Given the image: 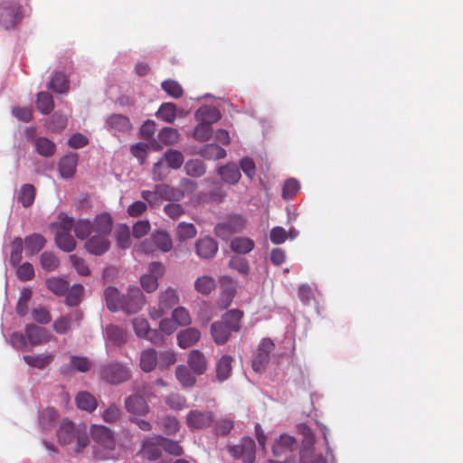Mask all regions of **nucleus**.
Masks as SVG:
<instances>
[{
	"label": "nucleus",
	"instance_id": "obj_43",
	"mask_svg": "<svg viewBox=\"0 0 463 463\" xmlns=\"http://www.w3.org/2000/svg\"><path fill=\"white\" fill-rule=\"evenodd\" d=\"M153 240L157 250L163 252H168L173 248V241L166 232L157 231L152 234Z\"/></svg>",
	"mask_w": 463,
	"mask_h": 463
},
{
	"label": "nucleus",
	"instance_id": "obj_37",
	"mask_svg": "<svg viewBox=\"0 0 463 463\" xmlns=\"http://www.w3.org/2000/svg\"><path fill=\"white\" fill-rule=\"evenodd\" d=\"M253 240L247 237H235L231 241L230 248L237 254H247L254 249Z\"/></svg>",
	"mask_w": 463,
	"mask_h": 463
},
{
	"label": "nucleus",
	"instance_id": "obj_44",
	"mask_svg": "<svg viewBox=\"0 0 463 463\" xmlns=\"http://www.w3.org/2000/svg\"><path fill=\"white\" fill-rule=\"evenodd\" d=\"M159 193L163 195L164 201L179 202L184 198V191L179 187H173L166 184H159Z\"/></svg>",
	"mask_w": 463,
	"mask_h": 463
},
{
	"label": "nucleus",
	"instance_id": "obj_42",
	"mask_svg": "<svg viewBox=\"0 0 463 463\" xmlns=\"http://www.w3.org/2000/svg\"><path fill=\"white\" fill-rule=\"evenodd\" d=\"M200 155L207 160H218L225 157L226 151L216 144H207L202 147Z\"/></svg>",
	"mask_w": 463,
	"mask_h": 463
},
{
	"label": "nucleus",
	"instance_id": "obj_28",
	"mask_svg": "<svg viewBox=\"0 0 463 463\" xmlns=\"http://www.w3.org/2000/svg\"><path fill=\"white\" fill-rule=\"evenodd\" d=\"M201 337V333L194 327H188L177 334L178 345L181 348H188L195 345Z\"/></svg>",
	"mask_w": 463,
	"mask_h": 463
},
{
	"label": "nucleus",
	"instance_id": "obj_36",
	"mask_svg": "<svg viewBox=\"0 0 463 463\" xmlns=\"http://www.w3.org/2000/svg\"><path fill=\"white\" fill-rule=\"evenodd\" d=\"M75 402L79 409L92 412L97 408L96 398L88 392H80L75 397Z\"/></svg>",
	"mask_w": 463,
	"mask_h": 463
},
{
	"label": "nucleus",
	"instance_id": "obj_31",
	"mask_svg": "<svg viewBox=\"0 0 463 463\" xmlns=\"http://www.w3.org/2000/svg\"><path fill=\"white\" fill-rule=\"evenodd\" d=\"M195 118L199 122L212 126L221 118V114L215 107L203 106L196 111Z\"/></svg>",
	"mask_w": 463,
	"mask_h": 463
},
{
	"label": "nucleus",
	"instance_id": "obj_35",
	"mask_svg": "<svg viewBox=\"0 0 463 463\" xmlns=\"http://www.w3.org/2000/svg\"><path fill=\"white\" fill-rule=\"evenodd\" d=\"M222 179L228 184H235L241 179L240 168L233 163H229L218 170Z\"/></svg>",
	"mask_w": 463,
	"mask_h": 463
},
{
	"label": "nucleus",
	"instance_id": "obj_53",
	"mask_svg": "<svg viewBox=\"0 0 463 463\" xmlns=\"http://www.w3.org/2000/svg\"><path fill=\"white\" fill-rule=\"evenodd\" d=\"M24 249V241L21 237H16L14 239L11 244V253H10V263L11 265L16 267L22 260V253Z\"/></svg>",
	"mask_w": 463,
	"mask_h": 463
},
{
	"label": "nucleus",
	"instance_id": "obj_48",
	"mask_svg": "<svg viewBox=\"0 0 463 463\" xmlns=\"http://www.w3.org/2000/svg\"><path fill=\"white\" fill-rule=\"evenodd\" d=\"M46 287L57 296H62L69 290V283L65 279L56 277L48 279Z\"/></svg>",
	"mask_w": 463,
	"mask_h": 463
},
{
	"label": "nucleus",
	"instance_id": "obj_8",
	"mask_svg": "<svg viewBox=\"0 0 463 463\" xmlns=\"http://www.w3.org/2000/svg\"><path fill=\"white\" fill-rule=\"evenodd\" d=\"M229 452L234 458H241L243 463H254L256 455L255 441L250 437H243L240 444L229 447Z\"/></svg>",
	"mask_w": 463,
	"mask_h": 463
},
{
	"label": "nucleus",
	"instance_id": "obj_2",
	"mask_svg": "<svg viewBox=\"0 0 463 463\" xmlns=\"http://www.w3.org/2000/svg\"><path fill=\"white\" fill-rule=\"evenodd\" d=\"M242 317V311L231 309L222 316L221 320L213 322L210 327L213 342L218 345L226 344L232 332H239L241 330Z\"/></svg>",
	"mask_w": 463,
	"mask_h": 463
},
{
	"label": "nucleus",
	"instance_id": "obj_58",
	"mask_svg": "<svg viewBox=\"0 0 463 463\" xmlns=\"http://www.w3.org/2000/svg\"><path fill=\"white\" fill-rule=\"evenodd\" d=\"M197 230L193 223L180 222L176 228V235L180 241L193 239L196 236Z\"/></svg>",
	"mask_w": 463,
	"mask_h": 463
},
{
	"label": "nucleus",
	"instance_id": "obj_26",
	"mask_svg": "<svg viewBox=\"0 0 463 463\" xmlns=\"http://www.w3.org/2000/svg\"><path fill=\"white\" fill-rule=\"evenodd\" d=\"M158 365V354L154 348L144 349L140 353L139 366L145 373L154 371Z\"/></svg>",
	"mask_w": 463,
	"mask_h": 463
},
{
	"label": "nucleus",
	"instance_id": "obj_62",
	"mask_svg": "<svg viewBox=\"0 0 463 463\" xmlns=\"http://www.w3.org/2000/svg\"><path fill=\"white\" fill-rule=\"evenodd\" d=\"M42 268L46 271H52L59 267L58 258L50 251H44L40 257Z\"/></svg>",
	"mask_w": 463,
	"mask_h": 463
},
{
	"label": "nucleus",
	"instance_id": "obj_41",
	"mask_svg": "<svg viewBox=\"0 0 463 463\" xmlns=\"http://www.w3.org/2000/svg\"><path fill=\"white\" fill-rule=\"evenodd\" d=\"M36 107L42 114H50L54 108V101L52 96L46 91L39 92L36 98Z\"/></svg>",
	"mask_w": 463,
	"mask_h": 463
},
{
	"label": "nucleus",
	"instance_id": "obj_9",
	"mask_svg": "<svg viewBox=\"0 0 463 463\" xmlns=\"http://www.w3.org/2000/svg\"><path fill=\"white\" fill-rule=\"evenodd\" d=\"M125 409L129 417L146 416L149 412V405L144 395L134 393L125 399Z\"/></svg>",
	"mask_w": 463,
	"mask_h": 463
},
{
	"label": "nucleus",
	"instance_id": "obj_22",
	"mask_svg": "<svg viewBox=\"0 0 463 463\" xmlns=\"http://www.w3.org/2000/svg\"><path fill=\"white\" fill-rule=\"evenodd\" d=\"M161 436L147 438L144 440L142 453L149 460H155L161 455Z\"/></svg>",
	"mask_w": 463,
	"mask_h": 463
},
{
	"label": "nucleus",
	"instance_id": "obj_4",
	"mask_svg": "<svg viewBox=\"0 0 463 463\" xmlns=\"http://www.w3.org/2000/svg\"><path fill=\"white\" fill-rule=\"evenodd\" d=\"M22 19L21 5L14 1H5L0 4V29H10Z\"/></svg>",
	"mask_w": 463,
	"mask_h": 463
},
{
	"label": "nucleus",
	"instance_id": "obj_27",
	"mask_svg": "<svg viewBox=\"0 0 463 463\" xmlns=\"http://www.w3.org/2000/svg\"><path fill=\"white\" fill-rule=\"evenodd\" d=\"M233 358L223 354L216 363L215 376L218 382L222 383L232 375Z\"/></svg>",
	"mask_w": 463,
	"mask_h": 463
},
{
	"label": "nucleus",
	"instance_id": "obj_61",
	"mask_svg": "<svg viewBox=\"0 0 463 463\" xmlns=\"http://www.w3.org/2000/svg\"><path fill=\"white\" fill-rule=\"evenodd\" d=\"M172 317L178 326H188L192 322L189 311L184 307H177L172 312Z\"/></svg>",
	"mask_w": 463,
	"mask_h": 463
},
{
	"label": "nucleus",
	"instance_id": "obj_49",
	"mask_svg": "<svg viewBox=\"0 0 463 463\" xmlns=\"http://www.w3.org/2000/svg\"><path fill=\"white\" fill-rule=\"evenodd\" d=\"M168 167L172 169H179L184 164L183 154L175 149H168L165 152L163 157Z\"/></svg>",
	"mask_w": 463,
	"mask_h": 463
},
{
	"label": "nucleus",
	"instance_id": "obj_10",
	"mask_svg": "<svg viewBox=\"0 0 463 463\" xmlns=\"http://www.w3.org/2000/svg\"><path fill=\"white\" fill-rule=\"evenodd\" d=\"M123 311L127 314L137 313L145 304V297L137 287H129L123 296Z\"/></svg>",
	"mask_w": 463,
	"mask_h": 463
},
{
	"label": "nucleus",
	"instance_id": "obj_19",
	"mask_svg": "<svg viewBox=\"0 0 463 463\" xmlns=\"http://www.w3.org/2000/svg\"><path fill=\"white\" fill-rule=\"evenodd\" d=\"M82 318V314L80 311H74L70 315L61 316L52 324V329L59 335H65L69 333L71 328L72 319L80 322Z\"/></svg>",
	"mask_w": 463,
	"mask_h": 463
},
{
	"label": "nucleus",
	"instance_id": "obj_47",
	"mask_svg": "<svg viewBox=\"0 0 463 463\" xmlns=\"http://www.w3.org/2000/svg\"><path fill=\"white\" fill-rule=\"evenodd\" d=\"M121 417V409L116 403H110L101 413L102 420L109 424L118 423Z\"/></svg>",
	"mask_w": 463,
	"mask_h": 463
},
{
	"label": "nucleus",
	"instance_id": "obj_30",
	"mask_svg": "<svg viewBox=\"0 0 463 463\" xmlns=\"http://www.w3.org/2000/svg\"><path fill=\"white\" fill-rule=\"evenodd\" d=\"M108 126L114 131L128 133L132 129L129 118L121 114H112L107 119Z\"/></svg>",
	"mask_w": 463,
	"mask_h": 463
},
{
	"label": "nucleus",
	"instance_id": "obj_34",
	"mask_svg": "<svg viewBox=\"0 0 463 463\" xmlns=\"http://www.w3.org/2000/svg\"><path fill=\"white\" fill-rule=\"evenodd\" d=\"M107 340L111 345L118 346L127 342V333L124 329L115 325H109L105 328Z\"/></svg>",
	"mask_w": 463,
	"mask_h": 463
},
{
	"label": "nucleus",
	"instance_id": "obj_60",
	"mask_svg": "<svg viewBox=\"0 0 463 463\" xmlns=\"http://www.w3.org/2000/svg\"><path fill=\"white\" fill-rule=\"evenodd\" d=\"M229 267L242 276H247L250 273L248 260L241 256H232L229 261Z\"/></svg>",
	"mask_w": 463,
	"mask_h": 463
},
{
	"label": "nucleus",
	"instance_id": "obj_45",
	"mask_svg": "<svg viewBox=\"0 0 463 463\" xmlns=\"http://www.w3.org/2000/svg\"><path fill=\"white\" fill-rule=\"evenodd\" d=\"M55 242L61 250L66 252L72 251L76 247V241L71 232H56Z\"/></svg>",
	"mask_w": 463,
	"mask_h": 463
},
{
	"label": "nucleus",
	"instance_id": "obj_64",
	"mask_svg": "<svg viewBox=\"0 0 463 463\" xmlns=\"http://www.w3.org/2000/svg\"><path fill=\"white\" fill-rule=\"evenodd\" d=\"M68 123L67 117L61 113V112H55L49 122V128L52 132H61L63 130Z\"/></svg>",
	"mask_w": 463,
	"mask_h": 463
},
{
	"label": "nucleus",
	"instance_id": "obj_1",
	"mask_svg": "<svg viewBox=\"0 0 463 463\" xmlns=\"http://www.w3.org/2000/svg\"><path fill=\"white\" fill-rule=\"evenodd\" d=\"M52 335L49 332L34 324H28L24 331L14 332L10 335L8 343L14 348L22 351H32L33 347L50 342Z\"/></svg>",
	"mask_w": 463,
	"mask_h": 463
},
{
	"label": "nucleus",
	"instance_id": "obj_54",
	"mask_svg": "<svg viewBox=\"0 0 463 463\" xmlns=\"http://www.w3.org/2000/svg\"><path fill=\"white\" fill-rule=\"evenodd\" d=\"M33 296V292L29 288H24L21 291L20 298L16 305V313L20 317H24L28 311V304Z\"/></svg>",
	"mask_w": 463,
	"mask_h": 463
},
{
	"label": "nucleus",
	"instance_id": "obj_56",
	"mask_svg": "<svg viewBox=\"0 0 463 463\" xmlns=\"http://www.w3.org/2000/svg\"><path fill=\"white\" fill-rule=\"evenodd\" d=\"M58 418V413L53 408H47L43 411L40 415V424L43 431H47Z\"/></svg>",
	"mask_w": 463,
	"mask_h": 463
},
{
	"label": "nucleus",
	"instance_id": "obj_21",
	"mask_svg": "<svg viewBox=\"0 0 463 463\" xmlns=\"http://www.w3.org/2000/svg\"><path fill=\"white\" fill-rule=\"evenodd\" d=\"M220 283L223 290L220 295V303L222 308H226L232 303L235 294L236 288L233 279L228 276L222 277Z\"/></svg>",
	"mask_w": 463,
	"mask_h": 463
},
{
	"label": "nucleus",
	"instance_id": "obj_17",
	"mask_svg": "<svg viewBox=\"0 0 463 463\" xmlns=\"http://www.w3.org/2000/svg\"><path fill=\"white\" fill-rule=\"evenodd\" d=\"M187 364L194 373L202 375L207 370L208 361L200 350L194 349L187 355Z\"/></svg>",
	"mask_w": 463,
	"mask_h": 463
},
{
	"label": "nucleus",
	"instance_id": "obj_40",
	"mask_svg": "<svg viewBox=\"0 0 463 463\" xmlns=\"http://www.w3.org/2000/svg\"><path fill=\"white\" fill-rule=\"evenodd\" d=\"M35 188L31 184H24L20 187L17 194V200L25 208L30 207L35 199Z\"/></svg>",
	"mask_w": 463,
	"mask_h": 463
},
{
	"label": "nucleus",
	"instance_id": "obj_14",
	"mask_svg": "<svg viewBox=\"0 0 463 463\" xmlns=\"http://www.w3.org/2000/svg\"><path fill=\"white\" fill-rule=\"evenodd\" d=\"M180 135L178 131L173 128L166 127L163 128L156 139H152L150 146L154 150H161L163 146H172L178 142Z\"/></svg>",
	"mask_w": 463,
	"mask_h": 463
},
{
	"label": "nucleus",
	"instance_id": "obj_18",
	"mask_svg": "<svg viewBox=\"0 0 463 463\" xmlns=\"http://www.w3.org/2000/svg\"><path fill=\"white\" fill-rule=\"evenodd\" d=\"M179 302V296L175 288H168L159 295L157 317H161L165 311L176 306Z\"/></svg>",
	"mask_w": 463,
	"mask_h": 463
},
{
	"label": "nucleus",
	"instance_id": "obj_25",
	"mask_svg": "<svg viewBox=\"0 0 463 463\" xmlns=\"http://www.w3.org/2000/svg\"><path fill=\"white\" fill-rule=\"evenodd\" d=\"M295 447V438L288 434H282L274 441L272 445V453L275 457H279L287 452L293 451Z\"/></svg>",
	"mask_w": 463,
	"mask_h": 463
},
{
	"label": "nucleus",
	"instance_id": "obj_33",
	"mask_svg": "<svg viewBox=\"0 0 463 463\" xmlns=\"http://www.w3.org/2000/svg\"><path fill=\"white\" fill-rule=\"evenodd\" d=\"M195 373L184 364H179L175 368V377L179 383L184 388H190L193 387L196 383V377Z\"/></svg>",
	"mask_w": 463,
	"mask_h": 463
},
{
	"label": "nucleus",
	"instance_id": "obj_16",
	"mask_svg": "<svg viewBox=\"0 0 463 463\" xmlns=\"http://www.w3.org/2000/svg\"><path fill=\"white\" fill-rule=\"evenodd\" d=\"M217 251L218 244L213 238L204 237L195 242V252L201 259H213Z\"/></svg>",
	"mask_w": 463,
	"mask_h": 463
},
{
	"label": "nucleus",
	"instance_id": "obj_46",
	"mask_svg": "<svg viewBox=\"0 0 463 463\" xmlns=\"http://www.w3.org/2000/svg\"><path fill=\"white\" fill-rule=\"evenodd\" d=\"M141 197L151 208H156L161 205L164 201L163 195L159 193V184L155 185L154 190L142 191Z\"/></svg>",
	"mask_w": 463,
	"mask_h": 463
},
{
	"label": "nucleus",
	"instance_id": "obj_5",
	"mask_svg": "<svg viewBox=\"0 0 463 463\" xmlns=\"http://www.w3.org/2000/svg\"><path fill=\"white\" fill-rule=\"evenodd\" d=\"M246 225V220L239 214L230 215L225 222L214 227V233L222 240L227 241L234 233L241 232Z\"/></svg>",
	"mask_w": 463,
	"mask_h": 463
},
{
	"label": "nucleus",
	"instance_id": "obj_12",
	"mask_svg": "<svg viewBox=\"0 0 463 463\" xmlns=\"http://www.w3.org/2000/svg\"><path fill=\"white\" fill-rule=\"evenodd\" d=\"M214 416L212 411L193 410L186 415V424L191 430H200L210 427L213 422Z\"/></svg>",
	"mask_w": 463,
	"mask_h": 463
},
{
	"label": "nucleus",
	"instance_id": "obj_51",
	"mask_svg": "<svg viewBox=\"0 0 463 463\" xmlns=\"http://www.w3.org/2000/svg\"><path fill=\"white\" fill-rule=\"evenodd\" d=\"M35 148L39 155L48 157L55 153L56 146L52 140L42 137L35 140Z\"/></svg>",
	"mask_w": 463,
	"mask_h": 463
},
{
	"label": "nucleus",
	"instance_id": "obj_23",
	"mask_svg": "<svg viewBox=\"0 0 463 463\" xmlns=\"http://www.w3.org/2000/svg\"><path fill=\"white\" fill-rule=\"evenodd\" d=\"M54 357L52 353H43L24 355L23 360L31 367L43 370L53 362Z\"/></svg>",
	"mask_w": 463,
	"mask_h": 463
},
{
	"label": "nucleus",
	"instance_id": "obj_3",
	"mask_svg": "<svg viewBox=\"0 0 463 463\" xmlns=\"http://www.w3.org/2000/svg\"><path fill=\"white\" fill-rule=\"evenodd\" d=\"M61 445H71L76 442V451H80L89 444V437L85 425L76 426L68 419H63L57 433Z\"/></svg>",
	"mask_w": 463,
	"mask_h": 463
},
{
	"label": "nucleus",
	"instance_id": "obj_59",
	"mask_svg": "<svg viewBox=\"0 0 463 463\" xmlns=\"http://www.w3.org/2000/svg\"><path fill=\"white\" fill-rule=\"evenodd\" d=\"M165 404L172 410L181 411L187 407L186 398L179 393H170L165 398Z\"/></svg>",
	"mask_w": 463,
	"mask_h": 463
},
{
	"label": "nucleus",
	"instance_id": "obj_15",
	"mask_svg": "<svg viewBox=\"0 0 463 463\" xmlns=\"http://www.w3.org/2000/svg\"><path fill=\"white\" fill-rule=\"evenodd\" d=\"M91 367V362L84 356L71 355L68 364L61 367L63 375H71L76 372L86 373Z\"/></svg>",
	"mask_w": 463,
	"mask_h": 463
},
{
	"label": "nucleus",
	"instance_id": "obj_29",
	"mask_svg": "<svg viewBox=\"0 0 463 463\" xmlns=\"http://www.w3.org/2000/svg\"><path fill=\"white\" fill-rule=\"evenodd\" d=\"M104 297L107 307L110 311L123 310V296L120 295L118 288L108 287L104 291Z\"/></svg>",
	"mask_w": 463,
	"mask_h": 463
},
{
	"label": "nucleus",
	"instance_id": "obj_55",
	"mask_svg": "<svg viewBox=\"0 0 463 463\" xmlns=\"http://www.w3.org/2000/svg\"><path fill=\"white\" fill-rule=\"evenodd\" d=\"M156 117L165 122L172 123L176 117V107L173 103H164L156 112Z\"/></svg>",
	"mask_w": 463,
	"mask_h": 463
},
{
	"label": "nucleus",
	"instance_id": "obj_13",
	"mask_svg": "<svg viewBox=\"0 0 463 463\" xmlns=\"http://www.w3.org/2000/svg\"><path fill=\"white\" fill-rule=\"evenodd\" d=\"M110 247L109 236L92 233L85 242V249L92 255L100 256L106 253Z\"/></svg>",
	"mask_w": 463,
	"mask_h": 463
},
{
	"label": "nucleus",
	"instance_id": "obj_52",
	"mask_svg": "<svg viewBox=\"0 0 463 463\" xmlns=\"http://www.w3.org/2000/svg\"><path fill=\"white\" fill-rule=\"evenodd\" d=\"M84 288L80 284L73 285L66 292L65 304L69 307L78 306L82 298Z\"/></svg>",
	"mask_w": 463,
	"mask_h": 463
},
{
	"label": "nucleus",
	"instance_id": "obj_63",
	"mask_svg": "<svg viewBox=\"0 0 463 463\" xmlns=\"http://www.w3.org/2000/svg\"><path fill=\"white\" fill-rule=\"evenodd\" d=\"M74 232L80 240L87 239L92 234L91 222L88 220H80L74 225Z\"/></svg>",
	"mask_w": 463,
	"mask_h": 463
},
{
	"label": "nucleus",
	"instance_id": "obj_39",
	"mask_svg": "<svg viewBox=\"0 0 463 463\" xmlns=\"http://www.w3.org/2000/svg\"><path fill=\"white\" fill-rule=\"evenodd\" d=\"M47 88L60 94L68 92L70 89L69 81L66 76L61 72H55L52 77Z\"/></svg>",
	"mask_w": 463,
	"mask_h": 463
},
{
	"label": "nucleus",
	"instance_id": "obj_20",
	"mask_svg": "<svg viewBox=\"0 0 463 463\" xmlns=\"http://www.w3.org/2000/svg\"><path fill=\"white\" fill-rule=\"evenodd\" d=\"M78 158V154L69 153L60 159L58 168L63 178H71L74 175Z\"/></svg>",
	"mask_w": 463,
	"mask_h": 463
},
{
	"label": "nucleus",
	"instance_id": "obj_38",
	"mask_svg": "<svg viewBox=\"0 0 463 463\" xmlns=\"http://www.w3.org/2000/svg\"><path fill=\"white\" fill-rule=\"evenodd\" d=\"M216 288L215 279L208 275L198 277L194 281V289L202 295H210Z\"/></svg>",
	"mask_w": 463,
	"mask_h": 463
},
{
	"label": "nucleus",
	"instance_id": "obj_50",
	"mask_svg": "<svg viewBox=\"0 0 463 463\" xmlns=\"http://www.w3.org/2000/svg\"><path fill=\"white\" fill-rule=\"evenodd\" d=\"M117 245L120 249H127L130 246V230L126 224H119L115 230Z\"/></svg>",
	"mask_w": 463,
	"mask_h": 463
},
{
	"label": "nucleus",
	"instance_id": "obj_57",
	"mask_svg": "<svg viewBox=\"0 0 463 463\" xmlns=\"http://www.w3.org/2000/svg\"><path fill=\"white\" fill-rule=\"evenodd\" d=\"M184 171L190 176L200 177L204 175L205 167L201 160L191 159L185 163Z\"/></svg>",
	"mask_w": 463,
	"mask_h": 463
},
{
	"label": "nucleus",
	"instance_id": "obj_32",
	"mask_svg": "<svg viewBox=\"0 0 463 463\" xmlns=\"http://www.w3.org/2000/svg\"><path fill=\"white\" fill-rule=\"evenodd\" d=\"M24 243L26 255L32 256L43 249L46 243V240L43 235L39 233H33L25 237Z\"/></svg>",
	"mask_w": 463,
	"mask_h": 463
},
{
	"label": "nucleus",
	"instance_id": "obj_11",
	"mask_svg": "<svg viewBox=\"0 0 463 463\" xmlns=\"http://www.w3.org/2000/svg\"><path fill=\"white\" fill-rule=\"evenodd\" d=\"M274 343L269 339L261 340L258 346L257 354L252 361V368L255 372H262L269 361V354L274 349Z\"/></svg>",
	"mask_w": 463,
	"mask_h": 463
},
{
	"label": "nucleus",
	"instance_id": "obj_24",
	"mask_svg": "<svg viewBox=\"0 0 463 463\" xmlns=\"http://www.w3.org/2000/svg\"><path fill=\"white\" fill-rule=\"evenodd\" d=\"M112 218L108 213L98 214L91 222L92 233L109 236L112 231Z\"/></svg>",
	"mask_w": 463,
	"mask_h": 463
},
{
	"label": "nucleus",
	"instance_id": "obj_7",
	"mask_svg": "<svg viewBox=\"0 0 463 463\" xmlns=\"http://www.w3.org/2000/svg\"><path fill=\"white\" fill-rule=\"evenodd\" d=\"M100 374L103 380L112 384H118L130 378L128 368L119 363L102 365Z\"/></svg>",
	"mask_w": 463,
	"mask_h": 463
},
{
	"label": "nucleus",
	"instance_id": "obj_6",
	"mask_svg": "<svg viewBox=\"0 0 463 463\" xmlns=\"http://www.w3.org/2000/svg\"><path fill=\"white\" fill-rule=\"evenodd\" d=\"M90 434L92 440L99 448L112 451L116 448V439L114 431L109 427L101 424H93L90 427Z\"/></svg>",
	"mask_w": 463,
	"mask_h": 463
}]
</instances>
